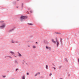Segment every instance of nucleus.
I'll return each mask as SVG.
<instances>
[{"label":"nucleus","instance_id":"1","mask_svg":"<svg viewBox=\"0 0 79 79\" xmlns=\"http://www.w3.org/2000/svg\"><path fill=\"white\" fill-rule=\"evenodd\" d=\"M27 18V17L26 16H22L20 17V20L21 21H23V19H26Z\"/></svg>","mask_w":79,"mask_h":79},{"label":"nucleus","instance_id":"2","mask_svg":"<svg viewBox=\"0 0 79 79\" xmlns=\"http://www.w3.org/2000/svg\"><path fill=\"white\" fill-rule=\"evenodd\" d=\"M56 42L57 43V47H58V45H59V41H58V39H57V38H56Z\"/></svg>","mask_w":79,"mask_h":79},{"label":"nucleus","instance_id":"3","mask_svg":"<svg viewBox=\"0 0 79 79\" xmlns=\"http://www.w3.org/2000/svg\"><path fill=\"white\" fill-rule=\"evenodd\" d=\"M5 27V24L4 23L3 24V25L2 26L0 27V28H1V29H3V28H4Z\"/></svg>","mask_w":79,"mask_h":79},{"label":"nucleus","instance_id":"4","mask_svg":"<svg viewBox=\"0 0 79 79\" xmlns=\"http://www.w3.org/2000/svg\"><path fill=\"white\" fill-rule=\"evenodd\" d=\"M46 49H49V50H51V48L47 46H46Z\"/></svg>","mask_w":79,"mask_h":79},{"label":"nucleus","instance_id":"5","mask_svg":"<svg viewBox=\"0 0 79 79\" xmlns=\"http://www.w3.org/2000/svg\"><path fill=\"white\" fill-rule=\"evenodd\" d=\"M11 42L12 43V44H15V41L13 40H11Z\"/></svg>","mask_w":79,"mask_h":79},{"label":"nucleus","instance_id":"6","mask_svg":"<svg viewBox=\"0 0 79 79\" xmlns=\"http://www.w3.org/2000/svg\"><path fill=\"white\" fill-rule=\"evenodd\" d=\"M55 33H56V34H61V33L59 32H55Z\"/></svg>","mask_w":79,"mask_h":79},{"label":"nucleus","instance_id":"7","mask_svg":"<svg viewBox=\"0 0 79 79\" xmlns=\"http://www.w3.org/2000/svg\"><path fill=\"white\" fill-rule=\"evenodd\" d=\"M52 42H53V43L55 44H56V42H55V41L54 40L52 39Z\"/></svg>","mask_w":79,"mask_h":79},{"label":"nucleus","instance_id":"8","mask_svg":"<svg viewBox=\"0 0 79 79\" xmlns=\"http://www.w3.org/2000/svg\"><path fill=\"white\" fill-rule=\"evenodd\" d=\"M13 30H14V28L12 29L9 30V32H12V31H13Z\"/></svg>","mask_w":79,"mask_h":79},{"label":"nucleus","instance_id":"9","mask_svg":"<svg viewBox=\"0 0 79 79\" xmlns=\"http://www.w3.org/2000/svg\"><path fill=\"white\" fill-rule=\"evenodd\" d=\"M10 53H11L13 55H15V53L12 51H10Z\"/></svg>","mask_w":79,"mask_h":79},{"label":"nucleus","instance_id":"10","mask_svg":"<svg viewBox=\"0 0 79 79\" xmlns=\"http://www.w3.org/2000/svg\"><path fill=\"white\" fill-rule=\"evenodd\" d=\"M33 48H36V46H35V45H34L33 46Z\"/></svg>","mask_w":79,"mask_h":79},{"label":"nucleus","instance_id":"11","mask_svg":"<svg viewBox=\"0 0 79 79\" xmlns=\"http://www.w3.org/2000/svg\"><path fill=\"white\" fill-rule=\"evenodd\" d=\"M7 57H9V58H10L11 59H12V57L10 56H7Z\"/></svg>","mask_w":79,"mask_h":79},{"label":"nucleus","instance_id":"12","mask_svg":"<svg viewBox=\"0 0 79 79\" xmlns=\"http://www.w3.org/2000/svg\"><path fill=\"white\" fill-rule=\"evenodd\" d=\"M18 53L19 55V56H22V55H21V54L19 53V52H18Z\"/></svg>","mask_w":79,"mask_h":79},{"label":"nucleus","instance_id":"13","mask_svg":"<svg viewBox=\"0 0 79 79\" xmlns=\"http://www.w3.org/2000/svg\"><path fill=\"white\" fill-rule=\"evenodd\" d=\"M15 63H16L17 64H18V61L15 60Z\"/></svg>","mask_w":79,"mask_h":79},{"label":"nucleus","instance_id":"14","mask_svg":"<svg viewBox=\"0 0 79 79\" xmlns=\"http://www.w3.org/2000/svg\"><path fill=\"white\" fill-rule=\"evenodd\" d=\"M65 61H66V62H68V60H67V59L66 58L65 59Z\"/></svg>","mask_w":79,"mask_h":79},{"label":"nucleus","instance_id":"15","mask_svg":"<svg viewBox=\"0 0 79 79\" xmlns=\"http://www.w3.org/2000/svg\"><path fill=\"white\" fill-rule=\"evenodd\" d=\"M22 79H25V77L24 76H23L22 77Z\"/></svg>","mask_w":79,"mask_h":79},{"label":"nucleus","instance_id":"16","mask_svg":"<svg viewBox=\"0 0 79 79\" xmlns=\"http://www.w3.org/2000/svg\"><path fill=\"white\" fill-rule=\"evenodd\" d=\"M37 75H39L40 74V72H38V73H37Z\"/></svg>","mask_w":79,"mask_h":79},{"label":"nucleus","instance_id":"17","mask_svg":"<svg viewBox=\"0 0 79 79\" xmlns=\"http://www.w3.org/2000/svg\"><path fill=\"white\" fill-rule=\"evenodd\" d=\"M46 69H48V65H46Z\"/></svg>","mask_w":79,"mask_h":79},{"label":"nucleus","instance_id":"18","mask_svg":"<svg viewBox=\"0 0 79 79\" xmlns=\"http://www.w3.org/2000/svg\"><path fill=\"white\" fill-rule=\"evenodd\" d=\"M28 24H29V25H33V24L32 23H28Z\"/></svg>","mask_w":79,"mask_h":79},{"label":"nucleus","instance_id":"19","mask_svg":"<svg viewBox=\"0 0 79 79\" xmlns=\"http://www.w3.org/2000/svg\"><path fill=\"white\" fill-rule=\"evenodd\" d=\"M61 66H60L59 67V69H61Z\"/></svg>","mask_w":79,"mask_h":79},{"label":"nucleus","instance_id":"20","mask_svg":"<svg viewBox=\"0 0 79 79\" xmlns=\"http://www.w3.org/2000/svg\"><path fill=\"white\" fill-rule=\"evenodd\" d=\"M52 74L50 73L49 74V76H52Z\"/></svg>","mask_w":79,"mask_h":79},{"label":"nucleus","instance_id":"21","mask_svg":"<svg viewBox=\"0 0 79 79\" xmlns=\"http://www.w3.org/2000/svg\"><path fill=\"white\" fill-rule=\"evenodd\" d=\"M44 42L45 43V44H46V43H47L46 42L47 41H46V40H44Z\"/></svg>","mask_w":79,"mask_h":79},{"label":"nucleus","instance_id":"22","mask_svg":"<svg viewBox=\"0 0 79 79\" xmlns=\"http://www.w3.org/2000/svg\"><path fill=\"white\" fill-rule=\"evenodd\" d=\"M2 77H3L5 78V77H6V76H2Z\"/></svg>","mask_w":79,"mask_h":79},{"label":"nucleus","instance_id":"23","mask_svg":"<svg viewBox=\"0 0 79 79\" xmlns=\"http://www.w3.org/2000/svg\"><path fill=\"white\" fill-rule=\"evenodd\" d=\"M53 69H54L55 70L56 69V68L55 67H52Z\"/></svg>","mask_w":79,"mask_h":79},{"label":"nucleus","instance_id":"24","mask_svg":"<svg viewBox=\"0 0 79 79\" xmlns=\"http://www.w3.org/2000/svg\"><path fill=\"white\" fill-rule=\"evenodd\" d=\"M15 43H18V41H15Z\"/></svg>","mask_w":79,"mask_h":79},{"label":"nucleus","instance_id":"25","mask_svg":"<svg viewBox=\"0 0 79 79\" xmlns=\"http://www.w3.org/2000/svg\"><path fill=\"white\" fill-rule=\"evenodd\" d=\"M18 69H16V71H18Z\"/></svg>","mask_w":79,"mask_h":79},{"label":"nucleus","instance_id":"26","mask_svg":"<svg viewBox=\"0 0 79 79\" xmlns=\"http://www.w3.org/2000/svg\"><path fill=\"white\" fill-rule=\"evenodd\" d=\"M37 76V73H36V74L35 75V76Z\"/></svg>","mask_w":79,"mask_h":79},{"label":"nucleus","instance_id":"27","mask_svg":"<svg viewBox=\"0 0 79 79\" xmlns=\"http://www.w3.org/2000/svg\"><path fill=\"white\" fill-rule=\"evenodd\" d=\"M29 73H27V75H29Z\"/></svg>","mask_w":79,"mask_h":79},{"label":"nucleus","instance_id":"28","mask_svg":"<svg viewBox=\"0 0 79 79\" xmlns=\"http://www.w3.org/2000/svg\"><path fill=\"white\" fill-rule=\"evenodd\" d=\"M30 12H31V13H32V11H30Z\"/></svg>","mask_w":79,"mask_h":79},{"label":"nucleus","instance_id":"29","mask_svg":"<svg viewBox=\"0 0 79 79\" xmlns=\"http://www.w3.org/2000/svg\"><path fill=\"white\" fill-rule=\"evenodd\" d=\"M28 47H30V46L28 45Z\"/></svg>","mask_w":79,"mask_h":79},{"label":"nucleus","instance_id":"30","mask_svg":"<svg viewBox=\"0 0 79 79\" xmlns=\"http://www.w3.org/2000/svg\"><path fill=\"white\" fill-rule=\"evenodd\" d=\"M14 56L15 57H16V56H15V55H14Z\"/></svg>","mask_w":79,"mask_h":79},{"label":"nucleus","instance_id":"31","mask_svg":"<svg viewBox=\"0 0 79 79\" xmlns=\"http://www.w3.org/2000/svg\"><path fill=\"white\" fill-rule=\"evenodd\" d=\"M36 44H38L37 42H36Z\"/></svg>","mask_w":79,"mask_h":79},{"label":"nucleus","instance_id":"32","mask_svg":"<svg viewBox=\"0 0 79 79\" xmlns=\"http://www.w3.org/2000/svg\"><path fill=\"white\" fill-rule=\"evenodd\" d=\"M11 79H14V78H11Z\"/></svg>","mask_w":79,"mask_h":79},{"label":"nucleus","instance_id":"33","mask_svg":"<svg viewBox=\"0 0 79 79\" xmlns=\"http://www.w3.org/2000/svg\"><path fill=\"white\" fill-rule=\"evenodd\" d=\"M17 1H19V0H17Z\"/></svg>","mask_w":79,"mask_h":79},{"label":"nucleus","instance_id":"34","mask_svg":"<svg viewBox=\"0 0 79 79\" xmlns=\"http://www.w3.org/2000/svg\"><path fill=\"white\" fill-rule=\"evenodd\" d=\"M60 79H62V78H60Z\"/></svg>","mask_w":79,"mask_h":79},{"label":"nucleus","instance_id":"35","mask_svg":"<svg viewBox=\"0 0 79 79\" xmlns=\"http://www.w3.org/2000/svg\"><path fill=\"white\" fill-rule=\"evenodd\" d=\"M23 64H24V63H23Z\"/></svg>","mask_w":79,"mask_h":79},{"label":"nucleus","instance_id":"36","mask_svg":"<svg viewBox=\"0 0 79 79\" xmlns=\"http://www.w3.org/2000/svg\"><path fill=\"white\" fill-rule=\"evenodd\" d=\"M23 61H24V60Z\"/></svg>","mask_w":79,"mask_h":79}]
</instances>
